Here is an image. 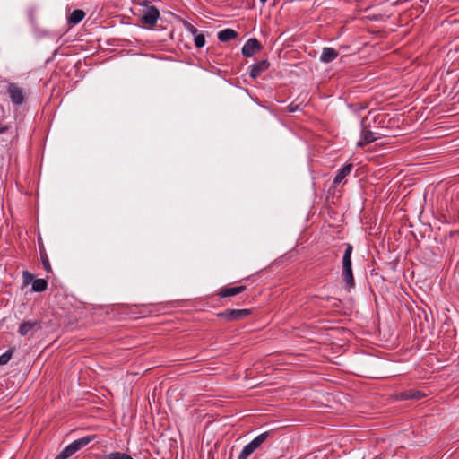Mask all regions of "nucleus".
I'll return each instance as SVG.
<instances>
[{
	"label": "nucleus",
	"instance_id": "1",
	"mask_svg": "<svg viewBox=\"0 0 459 459\" xmlns=\"http://www.w3.org/2000/svg\"><path fill=\"white\" fill-rule=\"evenodd\" d=\"M352 252V245L349 243L345 244V251L342 260V279L344 282V288L348 290L355 287V280L351 264Z\"/></svg>",
	"mask_w": 459,
	"mask_h": 459
},
{
	"label": "nucleus",
	"instance_id": "2",
	"mask_svg": "<svg viewBox=\"0 0 459 459\" xmlns=\"http://www.w3.org/2000/svg\"><path fill=\"white\" fill-rule=\"evenodd\" d=\"M95 435H89L83 437L78 438L65 446L55 459H67L74 455L76 452L88 446L91 441L95 440Z\"/></svg>",
	"mask_w": 459,
	"mask_h": 459
},
{
	"label": "nucleus",
	"instance_id": "3",
	"mask_svg": "<svg viewBox=\"0 0 459 459\" xmlns=\"http://www.w3.org/2000/svg\"><path fill=\"white\" fill-rule=\"evenodd\" d=\"M269 437V432H264L246 445L238 456V459H247Z\"/></svg>",
	"mask_w": 459,
	"mask_h": 459
},
{
	"label": "nucleus",
	"instance_id": "4",
	"mask_svg": "<svg viewBox=\"0 0 459 459\" xmlns=\"http://www.w3.org/2000/svg\"><path fill=\"white\" fill-rule=\"evenodd\" d=\"M251 314L249 309H227L222 312H219L216 316L226 322L239 321L246 318Z\"/></svg>",
	"mask_w": 459,
	"mask_h": 459
},
{
	"label": "nucleus",
	"instance_id": "5",
	"mask_svg": "<svg viewBox=\"0 0 459 459\" xmlns=\"http://www.w3.org/2000/svg\"><path fill=\"white\" fill-rule=\"evenodd\" d=\"M366 117H363L360 122L361 132H360V140L357 143L358 147H364L367 144H369L375 142L377 138L374 135V133L368 129L366 126Z\"/></svg>",
	"mask_w": 459,
	"mask_h": 459
},
{
	"label": "nucleus",
	"instance_id": "6",
	"mask_svg": "<svg viewBox=\"0 0 459 459\" xmlns=\"http://www.w3.org/2000/svg\"><path fill=\"white\" fill-rule=\"evenodd\" d=\"M7 92L13 105H22L24 101V94L22 88L15 83H10L7 87Z\"/></svg>",
	"mask_w": 459,
	"mask_h": 459
},
{
	"label": "nucleus",
	"instance_id": "7",
	"mask_svg": "<svg viewBox=\"0 0 459 459\" xmlns=\"http://www.w3.org/2000/svg\"><path fill=\"white\" fill-rule=\"evenodd\" d=\"M262 49V45L255 38H251L246 41L242 47L241 52L244 56L250 57Z\"/></svg>",
	"mask_w": 459,
	"mask_h": 459
},
{
	"label": "nucleus",
	"instance_id": "8",
	"mask_svg": "<svg viewBox=\"0 0 459 459\" xmlns=\"http://www.w3.org/2000/svg\"><path fill=\"white\" fill-rule=\"evenodd\" d=\"M160 12L155 6L148 7L142 15V22L145 25L153 26L157 23Z\"/></svg>",
	"mask_w": 459,
	"mask_h": 459
},
{
	"label": "nucleus",
	"instance_id": "9",
	"mask_svg": "<svg viewBox=\"0 0 459 459\" xmlns=\"http://www.w3.org/2000/svg\"><path fill=\"white\" fill-rule=\"evenodd\" d=\"M270 66V63L264 59L253 64L249 66V75L253 79H256L260 74L266 71Z\"/></svg>",
	"mask_w": 459,
	"mask_h": 459
},
{
	"label": "nucleus",
	"instance_id": "10",
	"mask_svg": "<svg viewBox=\"0 0 459 459\" xmlns=\"http://www.w3.org/2000/svg\"><path fill=\"white\" fill-rule=\"evenodd\" d=\"M246 290V286L223 287L219 290L217 295L221 298H228L238 295Z\"/></svg>",
	"mask_w": 459,
	"mask_h": 459
},
{
	"label": "nucleus",
	"instance_id": "11",
	"mask_svg": "<svg viewBox=\"0 0 459 459\" xmlns=\"http://www.w3.org/2000/svg\"><path fill=\"white\" fill-rule=\"evenodd\" d=\"M352 168H353V164L349 163V164L344 165L340 169H338L337 174L333 178V185L341 184L343 181V179L351 174Z\"/></svg>",
	"mask_w": 459,
	"mask_h": 459
},
{
	"label": "nucleus",
	"instance_id": "12",
	"mask_svg": "<svg viewBox=\"0 0 459 459\" xmlns=\"http://www.w3.org/2000/svg\"><path fill=\"white\" fill-rule=\"evenodd\" d=\"M338 56V52L333 48H324L320 60L324 63H330Z\"/></svg>",
	"mask_w": 459,
	"mask_h": 459
},
{
	"label": "nucleus",
	"instance_id": "13",
	"mask_svg": "<svg viewBox=\"0 0 459 459\" xmlns=\"http://www.w3.org/2000/svg\"><path fill=\"white\" fill-rule=\"evenodd\" d=\"M425 394L420 391L414 390V389H409L402 392L399 394L400 399L402 400H420L421 399Z\"/></svg>",
	"mask_w": 459,
	"mask_h": 459
},
{
	"label": "nucleus",
	"instance_id": "14",
	"mask_svg": "<svg viewBox=\"0 0 459 459\" xmlns=\"http://www.w3.org/2000/svg\"><path fill=\"white\" fill-rule=\"evenodd\" d=\"M218 39L221 42H228L231 39H234L238 37V32L232 29H224L218 32Z\"/></svg>",
	"mask_w": 459,
	"mask_h": 459
},
{
	"label": "nucleus",
	"instance_id": "15",
	"mask_svg": "<svg viewBox=\"0 0 459 459\" xmlns=\"http://www.w3.org/2000/svg\"><path fill=\"white\" fill-rule=\"evenodd\" d=\"M85 17L84 11L81 9L74 10L68 16V23L71 25H76L81 22Z\"/></svg>",
	"mask_w": 459,
	"mask_h": 459
},
{
	"label": "nucleus",
	"instance_id": "16",
	"mask_svg": "<svg viewBox=\"0 0 459 459\" xmlns=\"http://www.w3.org/2000/svg\"><path fill=\"white\" fill-rule=\"evenodd\" d=\"M36 326H39L38 321H25L20 325L18 333L22 336L27 335L30 331H32Z\"/></svg>",
	"mask_w": 459,
	"mask_h": 459
},
{
	"label": "nucleus",
	"instance_id": "17",
	"mask_svg": "<svg viewBox=\"0 0 459 459\" xmlns=\"http://www.w3.org/2000/svg\"><path fill=\"white\" fill-rule=\"evenodd\" d=\"M48 282L44 279H36L32 281V290L35 292H42L46 290Z\"/></svg>",
	"mask_w": 459,
	"mask_h": 459
},
{
	"label": "nucleus",
	"instance_id": "18",
	"mask_svg": "<svg viewBox=\"0 0 459 459\" xmlns=\"http://www.w3.org/2000/svg\"><path fill=\"white\" fill-rule=\"evenodd\" d=\"M40 259H41V263H42V266H43L44 270L47 273H50L52 271L51 265H50L48 255L45 250L40 251Z\"/></svg>",
	"mask_w": 459,
	"mask_h": 459
},
{
	"label": "nucleus",
	"instance_id": "19",
	"mask_svg": "<svg viewBox=\"0 0 459 459\" xmlns=\"http://www.w3.org/2000/svg\"><path fill=\"white\" fill-rule=\"evenodd\" d=\"M108 459H134L131 455L121 453V452H113L107 455Z\"/></svg>",
	"mask_w": 459,
	"mask_h": 459
},
{
	"label": "nucleus",
	"instance_id": "20",
	"mask_svg": "<svg viewBox=\"0 0 459 459\" xmlns=\"http://www.w3.org/2000/svg\"><path fill=\"white\" fill-rule=\"evenodd\" d=\"M34 280V276L31 273L28 271L22 272V286H28L29 284L32 283Z\"/></svg>",
	"mask_w": 459,
	"mask_h": 459
},
{
	"label": "nucleus",
	"instance_id": "21",
	"mask_svg": "<svg viewBox=\"0 0 459 459\" xmlns=\"http://www.w3.org/2000/svg\"><path fill=\"white\" fill-rule=\"evenodd\" d=\"M195 45L196 48H202L205 44V37L203 33H198L194 36Z\"/></svg>",
	"mask_w": 459,
	"mask_h": 459
},
{
	"label": "nucleus",
	"instance_id": "22",
	"mask_svg": "<svg viewBox=\"0 0 459 459\" xmlns=\"http://www.w3.org/2000/svg\"><path fill=\"white\" fill-rule=\"evenodd\" d=\"M12 354H13V350H8L4 353H3L0 356V365H6L12 358Z\"/></svg>",
	"mask_w": 459,
	"mask_h": 459
},
{
	"label": "nucleus",
	"instance_id": "23",
	"mask_svg": "<svg viewBox=\"0 0 459 459\" xmlns=\"http://www.w3.org/2000/svg\"><path fill=\"white\" fill-rule=\"evenodd\" d=\"M185 28L189 31L193 36L198 34V30L192 25L190 22H185Z\"/></svg>",
	"mask_w": 459,
	"mask_h": 459
},
{
	"label": "nucleus",
	"instance_id": "24",
	"mask_svg": "<svg viewBox=\"0 0 459 459\" xmlns=\"http://www.w3.org/2000/svg\"><path fill=\"white\" fill-rule=\"evenodd\" d=\"M299 108V106L298 105H293V104H290L289 107H288V109L290 112H295L297 111Z\"/></svg>",
	"mask_w": 459,
	"mask_h": 459
},
{
	"label": "nucleus",
	"instance_id": "25",
	"mask_svg": "<svg viewBox=\"0 0 459 459\" xmlns=\"http://www.w3.org/2000/svg\"><path fill=\"white\" fill-rule=\"evenodd\" d=\"M9 129L8 126H0V134L5 133Z\"/></svg>",
	"mask_w": 459,
	"mask_h": 459
},
{
	"label": "nucleus",
	"instance_id": "26",
	"mask_svg": "<svg viewBox=\"0 0 459 459\" xmlns=\"http://www.w3.org/2000/svg\"><path fill=\"white\" fill-rule=\"evenodd\" d=\"M263 4H264L267 0H260Z\"/></svg>",
	"mask_w": 459,
	"mask_h": 459
}]
</instances>
